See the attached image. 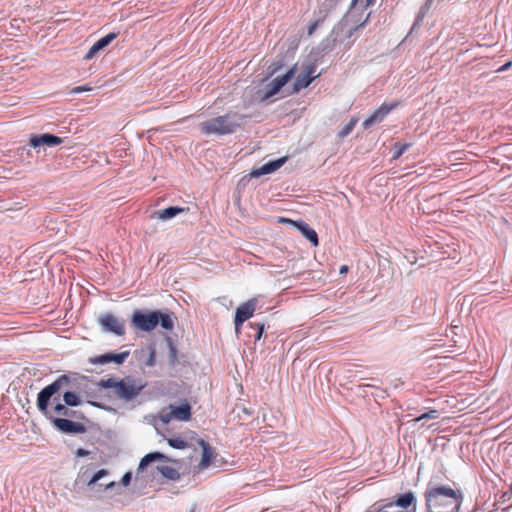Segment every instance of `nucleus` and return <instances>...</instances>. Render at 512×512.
<instances>
[{"mask_svg":"<svg viewBox=\"0 0 512 512\" xmlns=\"http://www.w3.org/2000/svg\"><path fill=\"white\" fill-rule=\"evenodd\" d=\"M105 475H107V471L105 469H101V470L97 471L93 475V477L90 479V481L88 482V485L95 484L97 481H99Z\"/></svg>","mask_w":512,"mask_h":512,"instance_id":"obj_31","label":"nucleus"},{"mask_svg":"<svg viewBox=\"0 0 512 512\" xmlns=\"http://www.w3.org/2000/svg\"><path fill=\"white\" fill-rule=\"evenodd\" d=\"M285 162H286V157L279 158L274 161H270V162L262 165L261 167L254 168L251 171L250 175L252 177H260L265 174H270V173L276 171L277 169H279Z\"/></svg>","mask_w":512,"mask_h":512,"instance_id":"obj_18","label":"nucleus"},{"mask_svg":"<svg viewBox=\"0 0 512 512\" xmlns=\"http://www.w3.org/2000/svg\"><path fill=\"white\" fill-rule=\"evenodd\" d=\"M158 315L160 316L159 323H160L161 327L165 330H172L174 327V322L172 320V317L169 314H163L159 311H158Z\"/></svg>","mask_w":512,"mask_h":512,"instance_id":"obj_23","label":"nucleus"},{"mask_svg":"<svg viewBox=\"0 0 512 512\" xmlns=\"http://www.w3.org/2000/svg\"><path fill=\"white\" fill-rule=\"evenodd\" d=\"M510 66H511V62H508L505 65H503L499 70L504 71V70L508 69Z\"/></svg>","mask_w":512,"mask_h":512,"instance_id":"obj_40","label":"nucleus"},{"mask_svg":"<svg viewBox=\"0 0 512 512\" xmlns=\"http://www.w3.org/2000/svg\"><path fill=\"white\" fill-rule=\"evenodd\" d=\"M257 304H258L257 299L256 298H251L248 301H246L245 303H242L236 309L235 319H234V324H235L236 332H239L240 327L242 326V324L246 320L250 319L253 316V314H254V312L256 310Z\"/></svg>","mask_w":512,"mask_h":512,"instance_id":"obj_7","label":"nucleus"},{"mask_svg":"<svg viewBox=\"0 0 512 512\" xmlns=\"http://www.w3.org/2000/svg\"><path fill=\"white\" fill-rule=\"evenodd\" d=\"M158 311L149 313L135 312L132 316V324L142 331H152L159 324Z\"/></svg>","mask_w":512,"mask_h":512,"instance_id":"obj_6","label":"nucleus"},{"mask_svg":"<svg viewBox=\"0 0 512 512\" xmlns=\"http://www.w3.org/2000/svg\"><path fill=\"white\" fill-rule=\"evenodd\" d=\"M244 118L242 114L230 112L201 122L199 129L206 135H227L235 132Z\"/></svg>","mask_w":512,"mask_h":512,"instance_id":"obj_2","label":"nucleus"},{"mask_svg":"<svg viewBox=\"0 0 512 512\" xmlns=\"http://www.w3.org/2000/svg\"><path fill=\"white\" fill-rule=\"evenodd\" d=\"M410 146H411L410 144L396 143L394 145V149H395L394 158L395 159L399 158Z\"/></svg>","mask_w":512,"mask_h":512,"instance_id":"obj_28","label":"nucleus"},{"mask_svg":"<svg viewBox=\"0 0 512 512\" xmlns=\"http://www.w3.org/2000/svg\"><path fill=\"white\" fill-rule=\"evenodd\" d=\"M129 352L124 351L120 353H106L103 355L95 356L89 358V363L94 365H105L111 362H114L116 364H122L125 362V360L128 358Z\"/></svg>","mask_w":512,"mask_h":512,"instance_id":"obj_12","label":"nucleus"},{"mask_svg":"<svg viewBox=\"0 0 512 512\" xmlns=\"http://www.w3.org/2000/svg\"><path fill=\"white\" fill-rule=\"evenodd\" d=\"M158 470L165 478L169 480L176 481L180 479V473L171 466L162 465L158 467Z\"/></svg>","mask_w":512,"mask_h":512,"instance_id":"obj_21","label":"nucleus"},{"mask_svg":"<svg viewBox=\"0 0 512 512\" xmlns=\"http://www.w3.org/2000/svg\"><path fill=\"white\" fill-rule=\"evenodd\" d=\"M118 382L119 380H116L115 378L102 379L99 382V386L106 389L111 388L115 392L117 391Z\"/></svg>","mask_w":512,"mask_h":512,"instance_id":"obj_27","label":"nucleus"},{"mask_svg":"<svg viewBox=\"0 0 512 512\" xmlns=\"http://www.w3.org/2000/svg\"><path fill=\"white\" fill-rule=\"evenodd\" d=\"M53 423L57 429L64 433L79 434L85 432L83 424L65 418H54Z\"/></svg>","mask_w":512,"mask_h":512,"instance_id":"obj_13","label":"nucleus"},{"mask_svg":"<svg viewBox=\"0 0 512 512\" xmlns=\"http://www.w3.org/2000/svg\"><path fill=\"white\" fill-rule=\"evenodd\" d=\"M63 400L65 402V405L67 406H78L80 404L79 397L74 392H65L63 395Z\"/></svg>","mask_w":512,"mask_h":512,"instance_id":"obj_24","label":"nucleus"},{"mask_svg":"<svg viewBox=\"0 0 512 512\" xmlns=\"http://www.w3.org/2000/svg\"><path fill=\"white\" fill-rule=\"evenodd\" d=\"M93 88L90 85L76 86L71 90V94H79L82 92L91 91Z\"/></svg>","mask_w":512,"mask_h":512,"instance_id":"obj_34","label":"nucleus"},{"mask_svg":"<svg viewBox=\"0 0 512 512\" xmlns=\"http://www.w3.org/2000/svg\"><path fill=\"white\" fill-rule=\"evenodd\" d=\"M325 17L326 15H324L322 18L317 19L308 26V35H312L314 33V31L317 29L319 24L325 19Z\"/></svg>","mask_w":512,"mask_h":512,"instance_id":"obj_33","label":"nucleus"},{"mask_svg":"<svg viewBox=\"0 0 512 512\" xmlns=\"http://www.w3.org/2000/svg\"><path fill=\"white\" fill-rule=\"evenodd\" d=\"M400 105V101L382 103L367 119L362 123L363 129H369L372 125L382 122L387 115Z\"/></svg>","mask_w":512,"mask_h":512,"instance_id":"obj_5","label":"nucleus"},{"mask_svg":"<svg viewBox=\"0 0 512 512\" xmlns=\"http://www.w3.org/2000/svg\"><path fill=\"white\" fill-rule=\"evenodd\" d=\"M337 0H325L323 2V6L325 7V12H329L336 6Z\"/></svg>","mask_w":512,"mask_h":512,"instance_id":"obj_35","label":"nucleus"},{"mask_svg":"<svg viewBox=\"0 0 512 512\" xmlns=\"http://www.w3.org/2000/svg\"><path fill=\"white\" fill-rule=\"evenodd\" d=\"M297 65H293L284 75L274 78L267 86L266 92L263 96V100L269 99L270 97L277 94L282 87H284L295 75Z\"/></svg>","mask_w":512,"mask_h":512,"instance_id":"obj_8","label":"nucleus"},{"mask_svg":"<svg viewBox=\"0 0 512 512\" xmlns=\"http://www.w3.org/2000/svg\"><path fill=\"white\" fill-rule=\"evenodd\" d=\"M144 388V384L131 376H127L118 382L115 395L121 399L131 400Z\"/></svg>","mask_w":512,"mask_h":512,"instance_id":"obj_4","label":"nucleus"},{"mask_svg":"<svg viewBox=\"0 0 512 512\" xmlns=\"http://www.w3.org/2000/svg\"><path fill=\"white\" fill-rule=\"evenodd\" d=\"M76 455L77 456H86V455H88V451L80 448L77 450Z\"/></svg>","mask_w":512,"mask_h":512,"instance_id":"obj_39","label":"nucleus"},{"mask_svg":"<svg viewBox=\"0 0 512 512\" xmlns=\"http://www.w3.org/2000/svg\"><path fill=\"white\" fill-rule=\"evenodd\" d=\"M376 0H359L360 6L362 10L367 9L368 7L372 6L375 3ZM358 0H352V7H355Z\"/></svg>","mask_w":512,"mask_h":512,"instance_id":"obj_32","label":"nucleus"},{"mask_svg":"<svg viewBox=\"0 0 512 512\" xmlns=\"http://www.w3.org/2000/svg\"><path fill=\"white\" fill-rule=\"evenodd\" d=\"M316 69L317 67L313 63L305 65L295 79L293 90L298 92L301 89L308 87L311 82L318 77V74H315Z\"/></svg>","mask_w":512,"mask_h":512,"instance_id":"obj_10","label":"nucleus"},{"mask_svg":"<svg viewBox=\"0 0 512 512\" xmlns=\"http://www.w3.org/2000/svg\"><path fill=\"white\" fill-rule=\"evenodd\" d=\"M258 332H257V335L255 337V340H259L262 336V333L264 331V324H258Z\"/></svg>","mask_w":512,"mask_h":512,"instance_id":"obj_38","label":"nucleus"},{"mask_svg":"<svg viewBox=\"0 0 512 512\" xmlns=\"http://www.w3.org/2000/svg\"><path fill=\"white\" fill-rule=\"evenodd\" d=\"M99 324L105 331L112 332L118 336L125 334V326L116 316L106 313L99 318Z\"/></svg>","mask_w":512,"mask_h":512,"instance_id":"obj_11","label":"nucleus"},{"mask_svg":"<svg viewBox=\"0 0 512 512\" xmlns=\"http://www.w3.org/2000/svg\"><path fill=\"white\" fill-rule=\"evenodd\" d=\"M164 458L165 456L159 452L149 453L141 459L139 463V469H143L144 467H146L148 464L155 460H163Z\"/></svg>","mask_w":512,"mask_h":512,"instance_id":"obj_22","label":"nucleus"},{"mask_svg":"<svg viewBox=\"0 0 512 512\" xmlns=\"http://www.w3.org/2000/svg\"><path fill=\"white\" fill-rule=\"evenodd\" d=\"M185 209L180 207H168L162 210H159L156 212L158 219L162 221H166L168 219H171L178 215L179 213H182Z\"/></svg>","mask_w":512,"mask_h":512,"instance_id":"obj_20","label":"nucleus"},{"mask_svg":"<svg viewBox=\"0 0 512 512\" xmlns=\"http://www.w3.org/2000/svg\"><path fill=\"white\" fill-rule=\"evenodd\" d=\"M55 413L62 416H70V410L65 404L57 403L54 407Z\"/></svg>","mask_w":512,"mask_h":512,"instance_id":"obj_29","label":"nucleus"},{"mask_svg":"<svg viewBox=\"0 0 512 512\" xmlns=\"http://www.w3.org/2000/svg\"><path fill=\"white\" fill-rule=\"evenodd\" d=\"M113 485H114V483H113V482H111L110 484H108V485L106 486V488H110V487H112Z\"/></svg>","mask_w":512,"mask_h":512,"instance_id":"obj_42","label":"nucleus"},{"mask_svg":"<svg viewBox=\"0 0 512 512\" xmlns=\"http://www.w3.org/2000/svg\"><path fill=\"white\" fill-rule=\"evenodd\" d=\"M167 441L168 444L175 449H185L188 447V443L180 437L169 438Z\"/></svg>","mask_w":512,"mask_h":512,"instance_id":"obj_26","label":"nucleus"},{"mask_svg":"<svg viewBox=\"0 0 512 512\" xmlns=\"http://www.w3.org/2000/svg\"><path fill=\"white\" fill-rule=\"evenodd\" d=\"M70 382V379L66 375L60 376L57 380L52 382L51 384L47 385L45 388H43L37 397V406L38 409L46 413L48 408L49 400L58 393L61 388L65 385H68Z\"/></svg>","mask_w":512,"mask_h":512,"instance_id":"obj_3","label":"nucleus"},{"mask_svg":"<svg viewBox=\"0 0 512 512\" xmlns=\"http://www.w3.org/2000/svg\"><path fill=\"white\" fill-rule=\"evenodd\" d=\"M131 478H132V474L130 472L125 473L121 480L122 484L124 486H128L131 481Z\"/></svg>","mask_w":512,"mask_h":512,"instance_id":"obj_36","label":"nucleus"},{"mask_svg":"<svg viewBox=\"0 0 512 512\" xmlns=\"http://www.w3.org/2000/svg\"><path fill=\"white\" fill-rule=\"evenodd\" d=\"M370 17H371V12H369L366 15L365 19L356 26L355 30H357L359 28H363L367 24V22L369 21Z\"/></svg>","mask_w":512,"mask_h":512,"instance_id":"obj_37","label":"nucleus"},{"mask_svg":"<svg viewBox=\"0 0 512 512\" xmlns=\"http://www.w3.org/2000/svg\"><path fill=\"white\" fill-rule=\"evenodd\" d=\"M438 417V411L437 410H430L426 413H423L419 417L415 418L416 422H419L424 419H436Z\"/></svg>","mask_w":512,"mask_h":512,"instance_id":"obj_30","label":"nucleus"},{"mask_svg":"<svg viewBox=\"0 0 512 512\" xmlns=\"http://www.w3.org/2000/svg\"><path fill=\"white\" fill-rule=\"evenodd\" d=\"M348 271V267L346 265H343L340 267V273L343 274V273H346Z\"/></svg>","mask_w":512,"mask_h":512,"instance_id":"obj_41","label":"nucleus"},{"mask_svg":"<svg viewBox=\"0 0 512 512\" xmlns=\"http://www.w3.org/2000/svg\"><path fill=\"white\" fill-rule=\"evenodd\" d=\"M160 418L163 423H169L172 419L188 421L191 418V406L186 401L180 406L170 405V412L162 413Z\"/></svg>","mask_w":512,"mask_h":512,"instance_id":"obj_9","label":"nucleus"},{"mask_svg":"<svg viewBox=\"0 0 512 512\" xmlns=\"http://www.w3.org/2000/svg\"><path fill=\"white\" fill-rule=\"evenodd\" d=\"M117 36H118V33L111 32V33L107 34L106 36L100 38L98 41H96L92 45V47L90 48L88 53L85 55L84 59L90 60L91 58H93L97 52H99L100 50H102L106 46H108L114 39L117 38Z\"/></svg>","mask_w":512,"mask_h":512,"instance_id":"obj_19","label":"nucleus"},{"mask_svg":"<svg viewBox=\"0 0 512 512\" xmlns=\"http://www.w3.org/2000/svg\"><path fill=\"white\" fill-rule=\"evenodd\" d=\"M199 445L202 448V457L198 464V469L200 471L207 469L213 462L215 458L214 451L210 444L203 439L199 440Z\"/></svg>","mask_w":512,"mask_h":512,"instance_id":"obj_17","label":"nucleus"},{"mask_svg":"<svg viewBox=\"0 0 512 512\" xmlns=\"http://www.w3.org/2000/svg\"><path fill=\"white\" fill-rule=\"evenodd\" d=\"M63 142L62 138L52 134L31 135L29 143L32 147L36 148L41 145L49 147L60 145Z\"/></svg>","mask_w":512,"mask_h":512,"instance_id":"obj_14","label":"nucleus"},{"mask_svg":"<svg viewBox=\"0 0 512 512\" xmlns=\"http://www.w3.org/2000/svg\"><path fill=\"white\" fill-rule=\"evenodd\" d=\"M394 506L401 507L403 510H408V508L412 506V509L416 510V498L414 493L409 491L404 494H400L396 500L386 503V507L388 508Z\"/></svg>","mask_w":512,"mask_h":512,"instance_id":"obj_16","label":"nucleus"},{"mask_svg":"<svg viewBox=\"0 0 512 512\" xmlns=\"http://www.w3.org/2000/svg\"><path fill=\"white\" fill-rule=\"evenodd\" d=\"M281 222L294 224L303 236H305L314 246L318 245V236L316 231L304 221H292L290 219L282 218Z\"/></svg>","mask_w":512,"mask_h":512,"instance_id":"obj_15","label":"nucleus"},{"mask_svg":"<svg viewBox=\"0 0 512 512\" xmlns=\"http://www.w3.org/2000/svg\"><path fill=\"white\" fill-rule=\"evenodd\" d=\"M424 496L428 512H434L435 510L459 511L463 501L462 492L449 486L428 488Z\"/></svg>","mask_w":512,"mask_h":512,"instance_id":"obj_1","label":"nucleus"},{"mask_svg":"<svg viewBox=\"0 0 512 512\" xmlns=\"http://www.w3.org/2000/svg\"><path fill=\"white\" fill-rule=\"evenodd\" d=\"M357 122H358L357 118H355V117L351 118L350 121L345 125V127L339 132V137L345 138L346 136H348L354 129Z\"/></svg>","mask_w":512,"mask_h":512,"instance_id":"obj_25","label":"nucleus"}]
</instances>
